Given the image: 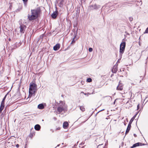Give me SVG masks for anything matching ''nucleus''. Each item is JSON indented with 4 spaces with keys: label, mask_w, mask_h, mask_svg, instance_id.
<instances>
[{
    "label": "nucleus",
    "mask_w": 148,
    "mask_h": 148,
    "mask_svg": "<svg viewBox=\"0 0 148 148\" xmlns=\"http://www.w3.org/2000/svg\"><path fill=\"white\" fill-rule=\"evenodd\" d=\"M40 12L41 10L39 8L32 10L31 14L28 15V19L30 21L36 19L39 15Z\"/></svg>",
    "instance_id": "obj_1"
},
{
    "label": "nucleus",
    "mask_w": 148,
    "mask_h": 148,
    "mask_svg": "<svg viewBox=\"0 0 148 148\" xmlns=\"http://www.w3.org/2000/svg\"><path fill=\"white\" fill-rule=\"evenodd\" d=\"M58 106L57 110L59 114L62 111L65 112L67 111L68 107L65 102L60 101Z\"/></svg>",
    "instance_id": "obj_2"
},
{
    "label": "nucleus",
    "mask_w": 148,
    "mask_h": 148,
    "mask_svg": "<svg viewBox=\"0 0 148 148\" xmlns=\"http://www.w3.org/2000/svg\"><path fill=\"white\" fill-rule=\"evenodd\" d=\"M37 85L34 83H31L29 89V96L31 97L32 95L35 94L37 90Z\"/></svg>",
    "instance_id": "obj_3"
},
{
    "label": "nucleus",
    "mask_w": 148,
    "mask_h": 148,
    "mask_svg": "<svg viewBox=\"0 0 148 148\" xmlns=\"http://www.w3.org/2000/svg\"><path fill=\"white\" fill-rule=\"evenodd\" d=\"M126 41V39L125 38L122 40V42L120 44V55L122 56V54L123 53L125 47L126 43L125 41Z\"/></svg>",
    "instance_id": "obj_4"
},
{
    "label": "nucleus",
    "mask_w": 148,
    "mask_h": 148,
    "mask_svg": "<svg viewBox=\"0 0 148 148\" xmlns=\"http://www.w3.org/2000/svg\"><path fill=\"white\" fill-rule=\"evenodd\" d=\"M26 27L23 25H21L20 26V32L21 33H24L25 31Z\"/></svg>",
    "instance_id": "obj_5"
},
{
    "label": "nucleus",
    "mask_w": 148,
    "mask_h": 148,
    "mask_svg": "<svg viewBox=\"0 0 148 148\" xmlns=\"http://www.w3.org/2000/svg\"><path fill=\"white\" fill-rule=\"evenodd\" d=\"M117 65L115 64L113 67L112 70V71L114 73H115L117 72Z\"/></svg>",
    "instance_id": "obj_6"
},
{
    "label": "nucleus",
    "mask_w": 148,
    "mask_h": 148,
    "mask_svg": "<svg viewBox=\"0 0 148 148\" xmlns=\"http://www.w3.org/2000/svg\"><path fill=\"white\" fill-rule=\"evenodd\" d=\"M123 84H122L120 83L119 82V84L117 87V90H121L123 89Z\"/></svg>",
    "instance_id": "obj_7"
},
{
    "label": "nucleus",
    "mask_w": 148,
    "mask_h": 148,
    "mask_svg": "<svg viewBox=\"0 0 148 148\" xmlns=\"http://www.w3.org/2000/svg\"><path fill=\"white\" fill-rule=\"evenodd\" d=\"M58 14V11L56 10L52 14L51 16V17L53 18H55L56 17Z\"/></svg>",
    "instance_id": "obj_8"
},
{
    "label": "nucleus",
    "mask_w": 148,
    "mask_h": 148,
    "mask_svg": "<svg viewBox=\"0 0 148 148\" xmlns=\"http://www.w3.org/2000/svg\"><path fill=\"white\" fill-rule=\"evenodd\" d=\"M99 7L97 6L96 4H94L93 5H90L89 7V8L90 10H94L98 9Z\"/></svg>",
    "instance_id": "obj_9"
},
{
    "label": "nucleus",
    "mask_w": 148,
    "mask_h": 148,
    "mask_svg": "<svg viewBox=\"0 0 148 148\" xmlns=\"http://www.w3.org/2000/svg\"><path fill=\"white\" fill-rule=\"evenodd\" d=\"M144 145V144H142L141 143H136V144H134L131 147V148H134V147H136L137 146H141L142 145Z\"/></svg>",
    "instance_id": "obj_10"
},
{
    "label": "nucleus",
    "mask_w": 148,
    "mask_h": 148,
    "mask_svg": "<svg viewBox=\"0 0 148 148\" xmlns=\"http://www.w3.org/2000/svg\"><path fill=\"white\" fill-rule=\"evenodd\" d=\"M60 47V44H57L54 46L53 48V50L55 51H57L59 49Z\"/></svg>",
    "instance_id": "obj_11"
},
{
    "label": "nucleus",
    "mask_w": 148,
    "mask_h": 148,
    "mask_svg": "<svg viewBox=\"0 0 148 148\" xmlns=\"http://www.w3.org/2000/svg\"><path fill=\"white\" fill-rule=\"evenodd\" d=\"M131 3L130 2H125L123 3H121L120 4V7H123L125 5H127L128 4H131Z\"/></svg>",
    "instance_id": "obj_12"
},
{
    "label": "nucleus",
    "mask_w": 148,
    "mask_h": 148,
    "mask_svg": "<svg viewBox=\"0 0 148 148\" xmlns=\"http://www.w3.org/2000/svg\"><path fill=\"white\" fill-rule=\"evenodd\" d=\"M131 124L129 123L128 124V125L127 128V129L126 130V131L125 134H127L129 132V131L130 130V129L131 128Z\"/></svg>",
    "instance_id": "obj_13"
},
{
    "label": "nucleus",
    "mask_w": 148,
    "mask_h": 148,
    "mask_svg": "<svg viewBox=\"0 0 148 148\" xmlns=\"http://www.w3.org/2000/svg\"><path fill=\"white\" fill-rule=\"evenodd\" d=\"M69 124L68 122L66 121L64 122L63 124V127L64 129L66 128Z\"/></svg>",
    "instance_id": "obj_14"
},
{
    "label": "nucleus",
    "mask_w": 148,
    "mask_h": 148,
    "mask_svg": "<svg viewBox=\"0 0 148 148\" xmlns=\"http://www.w3.org/2000/svg\"><path fill=\"white\" fill-rule=\"evenodd\" d=\"M21 45V43L20 42H16L15 44L14 45V47L13 48L14 49H15L18 47H19Z\"/></svg>",
    "instance_id": "obj_15"
},
{
    "label": "nucleus",
    "mask_w": 148,
    "mask_h": 148,
    "mask_svg": "<svg viewBox=\"0 0 148 148\" xmlns=\"http://www.w3.org/2000/svg\"><path fill=\"white\" fill-rule=\"evenodd\" d=\"M34 128L36 130L38 131L40 128V126L39 125L37 124L35 125Z\"/></svg>",
    "instance_id": "obj_16"
},
{
    "label": "nucleus",
    "mask_w": 148,
    "mask_h": 148,
    "mask_svg": "<svg viewBox=\"0 0 148 148\" xmlns=\"http://www.w3.org/2000/svg\"><path fill=\"white\" fill-rule=\"evenodd\" d=\"M137 113L130 120V122L129 123L132 124V122L133 121V120L134 119H135V117H136V116L137 115Z\"/></svg>",
    "instance_id": "obj_17"
},
{
    "label": "nucleus",
    "mask_w": 148,
    "mask_h": 148,
    "mask_svg": "<svg viewBox=\"0 0 148 148\" xmlns=\"http://www.w3.org/2000/svg\"><path fill=\"white\" fill-rule=\"evenodd\" d=\"M38 108L39 109H42L44 108V106L42 104H40L38 105Z\"/></svg>",
    "instance_id": "obj_18"
},
{
    "label": "nucleus",
    "mask_w": 148,
    "mask_h": 148,
    "mask_svg": "<svg viewBox=\"0 0 148 148\" xmlns=\"http://www.w3.org/2000/svg\"><path fill=\"white\" fill-rule=\"evenodd\" d=\"M7 96V94H6L5 96L3 98V100H2V101L1 102V105H4L5 100V98H6V97Z\"/></svg>",
    "instance_id": "obj_19"
},
{
    "label": "nucleus",
    "mask_w": 148,
    "mask_h": 148,
    "mask_svg": "<svg viewBox=\"0 0 148 148\" xmlns=\"http://www.w3.org/2000/svg\"><path fill=\"white\" fill-rule=\"evenodd\" d=\"M4 107V105L1 104L0 107V113L2 112V111L3 110Z\"/></svg>",
    "instance_id": "obj_20"
},
{
    "label": "nucleus",
    "mask_w": 148,
    "mask_h": 148,
    "mask_svg": "<svg viewBox=\"0 0 148 148\" xmlns=\"http://www.w3.org/2000/svg\"><path fill=\"white\" fill-rule=\"evenodd\" d=\"M80 109L83 112L85 110V108L83 106H80Z\"/></svg>",
    "instance_id": "obj_21"
},
{
    "label": "nucleus",
    "mask_w": 148,
    "mask_h": 148,
    "mask_svg": "<svg viewBox=\"0 0 148 148\" xmlns=\"http://www.w3.org/2000/svg\"><path fill=\"white\" fill-rule=\"evenodd\" d=\"M135 2L136 3V5H137V4L138 3L140 4V5H141L142 4V1L141 0L140 1H136Z\"/></svg>",
    "instance_id": "obj_22"
},
{
    "label": "nucleus",
    "mask_w": 148,
    "mask_h": 148,
    "mask_svg": "<svg viewBox=\"0 0 148 148\" xmlns=\"http://www.w3.org/2000/svg\"><path fill=\"white\" fill-rule=\"evenodd\" d=\"M23 1L24 3V4H25V5L26 6L27 5L26 3L27 1V0H23Z\"/></svg>",
    "instance_id": "obj_23"
},
{
    "label": "nucleus",
    "mask_w": 148,
    "mask_h": 148,
    "mask_svg": "<svg viewBox=\"0 0 148 148\" xmlns=\"http://www.w3.org/2000/svg\"><path fill=\"white\" fill-rule=\"evenodd\" d=\"M144 34L148 33V27L146 29L145 31L144 32Z\"/></svg>",
    "instance_id": "obj_24"
},
{
    "label": "nucleus",
    "mask_w": 148,
    "mask_h": 148,
    "mask_svg": "<svg viewBox=\"0 0 148 148\" xmlns=\"http://www.w3.org/2000/svg\"><path fill=\"white\" fill-rule=\"evenodd\" d=\"M87 81L88 82H90L92 81V79L90 78H88L87 79Z\"/></svg>",
    "instance_id": "obj_25"
},
{
    "label": "nucleus",
    "mask_w": 148,
    "mask_h": 148,
    "mask_svg": "<svg viewBox=\"0 0 148 148\" xmlns=\"http://www.w3.org/2000/svg\"><path fill=\"white\" fill-rule=\"evenodd\" d=\"M9 4H10L9 8H10V9H11V8H12V3H10Z\"/></svg>",
    "instance_id": "obj_26"
},
{
    "label": "nucleus",
    "mask_w": 148,
    "mask_h": 148,
    "mask_svg": "<svg viewBox=\"0 0 148 148\" xmlns=\"http://www.w3.org/2000/svg\"><path fill=\"white\" fill-rule=\"evenodd\" d=\"M89 51L90 52H92V49L91 48H90L89 49Z\"/></svg>",
    "instance_id": "obj_27"
},
{
    "label": "nucleus",
    "mask_w": 148,
    "mask_h": 148,
    "mask_svg": "<svg viewBox=\"0 0 148 148\" xmlns=\"http://www.w3.org/2000/svg\"><path fill=\"white\" fill-rule=\"evenodd\" d=\"M129 19L130 21H132L133 20V18L132 17H130L129 18Z\"/></svg>",
    "instance_id": "obj_28"
},
{
    "label": "nucleus",
    "mask_w": 148,
    "mask_h": 148,
    "mask_svg": "<svg viewBox=\"0 0 148 148\" xmlns=\"http://www.w3.org/2000/svg\"><path fill=\"white\" fill-rule=\"evenodd\" d=\"M140 108V104H138L137 106V110H138V109Z\"/></svg>",
    "instance_id": "obj_29"
},
{
    "label": "nucleus",
    "mask_w": 148,
    "mask_h": 148,
    "mask_svg": "<svg viewBox=\"0 0 148 148\" xmlns=\"http://www.w3.org/2000/svg\"><path fill=\"white\" fill-rule=\"evenodd\" d=\"M120 59H118L117 63H118V62L119 63V61L121 60V58L122 56H121L120 55Z\"/></svg>",
    "instance_id": "obj_30"
},
{
    "label": "nucleus",
    "mask_w": 148,
    "mask_h": 148,
    "mask_svg": "<svg viewBox=\"0 0 148 148\" xmlns=\"http://www.w3.org/2000/svg\"><path fill=\"white\" fill-rule=\"evenodd\" d=\"M74 38H73V40H72V42H71V44L73 43H74V42H75V40H74Z\"/></svg>",
    "instance_id": "obj_31"
},
{
    "label": "nucleus",
    "mask_w": 148,
    "mask_h": 148,
    "mask_svg": "<svg viewBox=\"0 0 148 148\" xmlns=\"http://www.w3.org/2000/svg\"><path fill=\"white\" fill-rule=\"evenodd\" d=\"M16 146L17 147H19V145L18 144H17Z\"/></svg>",
    "instance_id": "obj_32"
},
{
    "label": "nucleus",
    "mask_w": 148,
    "mask_h": 148,
    "mask_svg": "<svg viewBox=\"0 0 148 148\" xmlns=\"http://www.w3.org/2000/svg\"><path fill=\"white\" fill-rule=\"evenodd\" d=\"M90 94H90V93H87V94H85V95H90Z\"/></svg>",
    "instance_id": "obj_33"
},
{
    "label": "nucleus",
    "mask_w": 148,
    "mask_h": 148,
    "mask_svg": "<svg viewBox=\"0 0 148 148\" xmlns=\"http://www.w3.org/2000/svg\"><path fill=\"white\" fill-rule=\"evenodd\" d=\"M134 136L135 137H136V134H134Z\"/></svg>",
    "instance_id": "obj_34"
},
{
    "label": "nucleus",
    "mask_w": 148,
    "mask_h": 148,
    "mask_svg": "<svg viewBox=\"0 0 148 148\" xmlns=\"http://www.w3.org/2000/svg\"><path fill=\"white\" fill-rule=\"evenodd\" d=\"M10 40H11L10 39V38L9 39V41H10Z\"/></svg>",
    "instance_id": "obj_35"
},
{
    "label": "nucleus",
    "mask_w": 148,
    "mask_h": 148,
    "mask_svg": "<svg viewBox=\"0 0 148 148\" xmlns=\"http://www.w3.org/2000/svg\"><path fill=\"white\" fill-rule=\"evenodd\" d=\"M59 146V145H57V147H58V146Z\"/></svg>",
    "instance_id": "obj_36"
},
{
    "label": "nucleus",
    "mask_w": 148,
    "mask_h": 148,
    "mask_svg": "<svg viewBox=\"0 0 148 148\" xmlns=\"http://www.w3.org/2000/svg\"><path fill=\"white\" fill-rule=\"evenodd\" d=\"M104 110V109H103V110Z\"/></svg>",
    "instance_id": "obj_37"
}]
</instances>
